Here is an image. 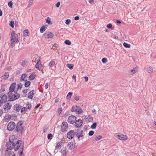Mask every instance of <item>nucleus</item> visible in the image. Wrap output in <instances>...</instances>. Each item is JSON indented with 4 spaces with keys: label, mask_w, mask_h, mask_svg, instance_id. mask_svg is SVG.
<instances>
[{
    "label": "nucleus",
    "mask_w": 156,
    "mask_h": 156,
    "mask_svg": "<svg viewBox=\"0 0 156 156\" xmlns=\"http://www.w3.org/2000/svg\"><path fill=\"white\" fill-rule=\"evenodd\" d=\"M101 138L102 136L101 135H99L95 137V140H96L98 141L101 139Z\"/></svg>",
    "instance_id": "obj_50"
},
{
    "label": "nucleus",
    "mask_w": 156,
    "mask_h": 156,
    "mask_svg": "<svg viewBox=\"0 0 156 156\" xmlns=\"http://www.w3.org/2000/svg\"><path fill=\"white\" fill-rule=\"evenodd\" d=\"M97 126V123L94 122L91 126V128L92 129H95Z\"/></svg>",
    "instance_id": "obj_41"
},
{
    "label": "nucleus",
    "mask_w": 156,
    "mask_h": 156,
    "mask_svg": "<svg viewBox=\"0 0 156 156\" xmlns=\"http://www.w3.org/2000/svg\"><path fill=\"white\" fill-rule=\"evenodd\" d=\"M21 141L20 140L17 141L16 140H14L13 141H11V142H8L7 144V149L11 150L14 148L15 151H17L21 146Z\"/></svg>",
    "instance_id": "obj_1"
},
{
    "label": "nucleus",
    "mask_w": 156,
    "mask_h": 156,
    "mask_svg": "<svg viewBox=\"0 0 156 156\" xmlns=\"http://www.w3.org/2000/svg\"><path fill=\"white\" fill-rule=\"evenodd\" d=\"M48 129L47 128H45L43 129V133H44L47 132V131Z\"/></svg>",
    "instance_id": "obj_59"
},
{
    "label": "nucleus",
    "mask_w": 156,
    "mask_h": 156,
    "mask_svg": "<svg viewBox=\"0 0 156 156\" xmlns=\"http://www.w3.org/2000/svg\"><path fill=\"white\" fill-rule=\"evenodd\" d=\"M36 76V74L34 72H33L31 74L29 77V79L30 80H32L34 79Z\"/></svg>",
    "instance_id": "obj_24"
},
{
    "label": "nucleus",
    "mask_w": 156,
    "mask_h": 156,
    "mask_svg": "<svg viewBox=\"0 0 156 156\" xmlns=\"http://www.w3.org/2000/svg\"><path fill=\"white\" fill-rule=\"evenodd\" d=\"M16 85V84L15 83H13L11 84L9 88V91L8 93H10V94L11 93L15 92V89Z\"/></svg>",
    "instance_id": "obj_12"
},
{
    "label": "nucleus",
    "mask_w": 156,
    "mask_h": 156,
    "mask_svg": "<svg viewBox=\"0 0 156 156\" xmlns=\"http://www.w3.org/2000/svg\"><path fill=\"white\" fill-rule=\"evenodd\" d=\"M28 62L27 61H23L22 62L21 64L23 66H25L27 64Z\"/></svg>",
    "instance_id": "obj_42"
},
{
    "label": "nucleus",
    "mask_w": 156,
    "mask_h": 156,
    "mask_svg": "<svg viewBox=\"0 0 156 156\" xmlns=\"http://www.w3.org/2000/svg\"><path fill=\"white\" fill-rule=\"evenodd\" d=\"M79 19V17L78 16H76L74 17V20H78Z\"/></svg>",
    "instance_id": "obj_60"
},
{
    "label": "nucleus",
    "mask_w": 156,
    "mask_h": 156,
    "mask_svg": "<svg viewBox=\"0 0 156 156\" xmlns=\"http://www.w3.org/2000/svg\"><path fill=\"white\" fill-rule=\"evenodd\" d=\"M75 100L76 101H78L79 100L80 98L78 96H76L74 98Z\"/></svg>",
    "instance_id": "obj_55"
},
{
    "label": "nucleus",
    "mask_w": 156,
    "mask_h": 156,
    "mask_svg": "<svg viewBox=\"0 0 156 156\" xmlns=\"http://www.w3.org/2000/svg\"><path fill=\"white\" fill-rule=\"evenodd\" d=\"M9 76V75L8 73H5L2 76V79H6L8 78Z\"/></svg>",
    "instance_id": "obj_31"
},
{
    "label": "nucleus",
    "mask_w": 156,
    "mask_h": 156,
    "mask_svg": "<svg viewBox=\"0 0 156 156\" xmlns=\"http://www.w3.org/2000/svg\"><path fill=\"white\" fill-rule=\"evenodd\" d=\"M23 35L24 37H28L30 34L29 31L28 30H25L23 32Z\"/></svg>",
    "instance_id": "obj_26"
},
{
    "label": "nucleus",
    "mask_w": 156,
    "mask_h": 156,
    "mask_svg": "<svg viewBox=\"0 0 156 156\" xmlns=\"http://www.w3.org/2000/svg\"><path fill=\"white\" fill-rule=\"evenodd\" d=\"M61 143L60 142H58L56 144V148L57 149H58L61 146Z\"/></svg>",
    "instance_id": "obj_40"
},
{
    "label": "nucleus",
    "mask_w": 156,
    "mask_h": 156,
    "mask_svg": "<svg viewBox=\"0 0 156 156\" xmlns=\"http://www.w3.org/2000/svg\"><path fill=\"white\" fill-rule=\"evenodd\" d=\"M83 124V121L81 119H78L75 122V125L76 128H79Z\"/></svg>",
    "instance_id": "obj_14"
},
{
    "label": "nucleus",
    "mask_w": 156,
    "mask_h": 156,
    "mask_svg": "<svg viewBox=\"0 0 156 156\" xmlns=\"http://www.w3.org/2000/svg\"><path fill=\"white\" fill-rule=\"evenodd\" d=\"M11 107L12 105L8 103L4 105V109L5 112H7L11 108Z\"/></svg>",
    "instance_id": "obj_15"
},
{
    "label": "nucleus",
    "mask_w": 156,
    "mask_h": 156,
    "mask_svg": "<svg viewBox=\"0 0 156 156\" xmlns=\"http://www.w3.org/2000/svg\"><path fill=\"white\" fill-rule=\"evenodd\" d=\"M26 108L27 110V109L30 110L31 108V104L29 103L27 104Z\"/></svg>",
    "instance_id": "obj_36"
},
{
    "label": "nucleus",
    "mask_w": 156,
    "mask_h": 156,
    "mask_svg": "<svg viewBox=\"0 0 156 156\" xmlns=\"http://www.w3.org/2000/svg\"><path fill=\"white\" fill-rule=\"evenodd\" d=\"M123 46L126 48H129L130 47V44H127L126 42L123 43Z\"/></svg>",
    "instance_id": "obj_35"
},
{
    "label": "nucleus",
    "mask_w": 156,
    "mask_h": 156,
    "mask_svg": "<svg viewBox=\"0 0 156 156\" xmlns=\"http://www.w3.org/2000/svg\"><path fill=\"white\" fill-rule=\"evenodd\" d=\"M20 39V34L19 33L15 34V31L12 30L11 34L10 46L12 48H13L15 46V43H18Z\"/></svg>",
    "instance_id": "obj_2"
},
{
    "label": "nucleus",
    "mask_w": 156,
    "mask_h": 156,
    "mask_svg": "<svg viewBox=\"0 0 156 156\" xmlns=\"http://www.w3.org/2000/svg\"><path fill=\"white\" fill-rule=\"evenodd\" d=\"M46 22L48 24L50 23H51V19L49 17H48L47 20H46Z\"/></svg>",
    "instance_id": "obj_46"
},
{
    "label": "nucleus",
    "mask_w": 156,
    "mask_h": 156,
    "mask_svg": "<svg viewBox=\"0 0 156 156\" xmlns=\"http://www.w3.org/2000/svg\"><path fill=\"white\" fill-rule=\"evenodd\" d=\"M115 136L119 140H126L128 139V136L126 135L123 134H120L118 133H117L116 134Z\"/></svg>",
    "instance_id": "obj_7"
},
{
    "label": "nucleus",
    "mask_w": 156,
    "mask_h": 156,
    "mask_svg": "<svg viewBox=\"0 0 156 156\" xmlns=\"http://www.w3.org/2000/svg\"><path fill=\"white\" fill-rule=\"evenodd\" d=\"M85 119L86 122H89L93 120V118L91 115H89L85 116Z\"/></svg>",
    "instance_id": "obj_20"
},
{
    "label": "nucleus",
    "mask_w": 156,
    "mask_h": 156,
    "mask_svg": "<svg viewBox=\"0 0 156 156\" xmlns=\"http://www.w3.org/2000/svg\"><path fill=\"white\" fill-rule=\"evenodd\" d=\"M84 78L85 79V81L86 82L88 80V77L87 76H85L84 77Z\"/></svg>",
    "instance_id": "obj_64"
},
{
    "label": "nucleus",
    "mask_w": 156,
    "mask_h": 156,
    "mask_svg": "<svg viewBox=\"0 0 156 156\" xmlns=\"http://www.w3.org/2000/svg\"><path fill=\"white\" fill-rule=\"evenodd\" d=\"M55 64V62L53 61H51L49 62V65L50 67H52Z\"/></svg>",
    "instance_id": "obj_38"
},
{
    "label": "nucleus",
    "mask_w": 156,
    "mask_h": 156,
    "mask_svg": "<svg viewBox=\"0 0 156 156\" xmlns=\"http://www.w3.org/2000/svg\"><path fill=\"white\" fill-rule=\"evenodd\" d=\"M67 66L68 68H69L70 69H73L74 65L73 64H67Z\"/></svg>",
    "instance_id": "obj_33"
},
{
    "label": "nucleus",
    "mask_w": 156,
    "mask_h": 156,
    "mask_svg": "<svg viewBox=\"0 0 156 156\" xmlns=\"http://www.w3.org/2000/svg\"><path fill=\"white\" fill-rule=\"evenodd\" d=\"M53 136L51 133L49 134L48 135L47 138L48 139L51 140Z\"/></svg>",
    "instance_id": "obj_43"
},
{
    "label": "nucleus",
    "mask_w": 156,
    "mask_h": 156,
    "mask_svg": "<svg viewBox=\"0 0 156 156\" xmlns=\"http://www.w3.org/2000/svg\"><path fill=\"white\" fill-rule=\"evenodd\" d=\"M71 111L72 112H75L78 114H80L83 112L81 108L77 105L73 106Z\"/></svg>",
    "instance_id": "obj_4"
},
{
    "label": "nucleus",
    "mask_w": 156,
    "mask_h": 156,
    "mask_svg": "<svg viewBox=\"0 0 156 156\" xmlns=\"http://www.w3.org/2000/svg\"><path fill=\"white\" fill-rule=\"evenodd\" d=\"M14 140H16L17 141V140L16 139V137L14 135H13L9 137V142H11V141H13Z\"/></svg>",
    "instance_id": "obj_27"
},
{
    "label": "nucleus",
    "mask_w": 156,
    "mask_h": 156,
    "mask_svg": "<svg viewBox=\"0 0 156 156\" xmlns=\"http://www.w3.org/2000/svg\"><path fill=\"white\" fill-rule=\"evenodd\" d=\"M47 26H43V27H41L40 30V31L41 33H43L44 31L47 28Z\"/></svg>",
    "instance_id": "obj_29"
},
{
    "label": "nucleus",
    "mask_w": 156,
    "mask_h": 156,
    "mask_svg": "<svg viewBox=\"0 0 156 156\" xmlns=\"http://www.w3.org/2000/svg\"><path fill=\"white\" fill-rule=\"evenodd\" d=\"M68 147L70 149H73L75 147V144L72 141L68 143L67 144Z\"/></svg>",
    "instance_id": "obj_18"
},
{
    "label": "nucleus",
    "mask_w": 156,
    "mask_h": 156,
    "mask_svg": "<svg viewBox=\"0 0 156 156\" xmlns=\"http://www.w3.org/2000/svg\"><path fill=\"white\" fill-rule=\"evenodd\" d=\"M72 77L74 79V82H76V75H73L72 76Z\"/></svg>",
    "instance_id": "obj_58"
},
{
    "label": "nucleus",
    "mask_w": 156,
    "mask_h": 156,
    "mask_svg": "<svg viewBox=\"0 0 156 156\" xmlns=\"http://www.w3.org/2000/svg\"><path fill=\"white\" fill-rule=\"evenodd\" d=\"M22 92L24 93H26L27 92V89H25L23 90Z\"/></svg>",
    "instance_id": "obj_62"
},
{
    "label": "nucleus",
    "mask_w": 156,
    "mask_h": 156,
    "mask_svg": "<svg viewBox=\"0 0 156 156\" xmlns=\"http://www.w3.org/2000/svg\"><path fill=\"white\" fill-rule=\"evenodd\" d=\"M62 110V108H59L58 110V113H59V114H60Z\"/></svg>",
    "instance_id": "obj_53"
},
{
    "label": "nucleus",
    "mask_w": 156,
    "mask_h": 156,
    "mask_svg": "<svg viewBox=\"0 0 156 156\" xmlns=\"http://www.w3.org/2000/svg\"><path fill=\"white\" fill-rule=\"evenodd\" d=\"M147 71L149 73H152L153 72V69L151 66H148L146 68Z\"/></svg>",
    "instance_id": "obj_22"
},
{
    "label": "nucleus",
    "mask_w": 156,
    "mask_h": 156,
    "mask_svg": "<svg viewBox=\"0 0 156 156\" xmlns=\"http://www.w3.org/2000/svg\"><path fill=\"white\" fill-rule=\"evenodd\" d=\"M13 3L12 1L9 2L8 3V6L10 8H12V7Z\"/></svg>",
    "instance_id": "obj_47"
},
{
    "label": "nucleus",
    "mask_w": 156,
    "mask_h": 156,
    "mask_svg": "<svg viewBox=\"0 0 156 156\" xmlns=\"http://www.w3.org/2000/svg\"><path fill=\"white\" fill-rule=\"evenodd\" d=\"M9 101H14L18 99L20 97V94L17 93V91L10 93H8Z\"/></svg>",
    "instance_id": "obj_3"
},
{
    "label": "nucleus",
    "mask_w": 156,
    "mask_h": 156,
    "mask_svg": "<svg viewBox=\"0 0 156 156\" xmlns=\"http://www.w3.org/2000/svg\"><path fill=\"white\" fill-rule=\"evenodd\" d=\"M23 87V84L21 83H20L17 85V90L19 89H21Z\"/></svg>",
    "instance_id": "obj_44"
},
{
    "label": "nucleus",
    "mask_w": 156,
    "mask_h": 156,
    "mask_svg": "<svg viewBox=\"0 0 156 156\" xmlns=\"http://www.w3.org/2000/svg\"><path fill=\"white\" fill-rule=\"evenodd\" d=\"M112 27V25L111 24L109 23L107 27L109 29H110Z\"/></svg>",
    "instance_id": "obj_56"
},
{
    "label": "nucleus",
    "mask_w": 156,
    "mask_h": 156,
    "mask_svg": "<svg viewBox=\"0 0 156 156\" xmlns=\"http://www.w3.org/2000/svg\"><path fill=\"white\" fill-rule=\"evenodd\" d=\"M89 2L91 4H93L94 2V1L93 0H89Z\"/></svg>",
    "instance_id": "obj_63"
},
{
    "label": "nucleus",
    "mask_w": 156,
    "mask_h": 156,
    "mask_svg": "<svg viewBox=\"0 0 156 156\" xmlns=\"http://www.w3.org/2000/svg\"><path fill=\"white\" fill-rule=\"evenodd\" d=\"M21 113L23 112H25L26 111H27V110L26 109V107H23L21 109Z\"/></svg>",
    "instance_id": "obj_48"
},
{
    "label": "nucleus",
    "mask_w": 156,
    "mask_h": 156,
    "mask_svg": "<svg viewBox=\"0 0 156 156\" xmlns=\"http://www.w3.org/2000/svg\"><path fill=\"white\" fill-rule=\"evenodd\" d=\"M48 86H49V85H48V83H47L45 84V89H48Z\"/></svg>",
    "instance_id": "obj_57"
},
{
    "label": "nucleus",
    "mask_w": 156,
    "mask_h": 156,
    "mask_svg": "<svg viewBox=\"0 0 156 156\" xmlns=\"http://www.w3.org/2000/svg\"><path fill=\"white\" fill-rule=\"evenodd\" d=\"M7 97L5 94L3 95L1 98L0 101L2 102L3 103H5L7 100Z\"/></svg>",
    "instance_id": "obj_19"
},
{
    "label": "nucleus",
    "mask_w": 156,
    "mask_h": 156,
    "mask_svg": "<svg viewBox=\"0 0 156 156\" xmlns=\"http://www.w3.org/2000/svg\"><path fill=\"white\" fill-rule=\"evenodd\" d=\"M34 90H32L28 94V98L30 99H31L33 97L34 94Z\"/></svg>",
    "instance_id": "obj_25"
},
{
    "label": "nucleus",
    "mask_w": 156,
    "mask_h": 156,
    "mask_svg": "<svg viewBox=\"0 0 156 156\" xmlns=\"http://www.w3.org/2000/svg\"><path fill=\"white\" fill-rule=\"evenodd\" d=\"M75 132L74 130H71L69 131L67 134V137L69 139H73L74 136Z\"/></svg>",
    "instance_id": "obj_11"
},
{
    "label": "nucleus",
    "mask_w": 156,
    "mask_h": 156,
    "mask_svg": "<svg viewBox=\"0 0 156 156\" xmlns=\"http://www.w3.org/2000/svg\"><path fill=\"white\" fill-rule=\"evenodd\" d=\"M35 68L40 71H42L44 67L41 64V60L38 59L37 60V63L35 65Z\"/></svg>",
    "instance_id": "obj_6"
},
{
    "label": "nucleus",
    "mask_w": 156,
    "mask_h": 156,
    "mask_svg": "<svg viewBox=\"0 0 156 156\" xmlns=\"http://www.w3.org/2000/svg\"><path fill=\"white\" fill-rule=\"evenodd\" d=\"M15 107L16 110L17 112H19L21 109V106L19 105H16Z\"/></svg>",
    "instance_id": "obj_30"
},
{
    "label": "nucleus",
    "mask_w": 156,
    "mask_h": 156,
    "mask_svg": "<svg viewBox=\"0 0 156 156\" xmlns=\"http://www.w3.org/2000/svg\"><path fill=\"white\" fill-rule=\"evenodd\" d=\"M76 135L78 138H79L80 137H83V131H80V132L76 133Z\"/></svg>",
    "instance_id": "obj_23"
},
{
    "label": "nucleus",
    "mask_w": 156,
    "mask_h": 156,
    "mask_svg": "<svg viewBox=\"0 0 156 156\" xmlns=\"http://www.w3.org/2000/svg\"><path fill=\"white\" fill-rule=\"evenodd\" d=\"M30 85V82L29 81L26 80L25 83L24 84V86L26 87H28Z\"/></svg>",
    "instance_id": "obj_28"
},
{
    "label": "nucleus",
    "mask_w": 156,
    "mask_h": 156,
    "mask_svg": "<svg viewBox=\"0 0 156 156\" xmlns=\"http://www.w3.org/2000/svg\"><path fill=\"white\" fill-rule=\"evenodd\" d=\"M46 38H52L53 37L54 34L51 32H48L44 34L43 35Z\"/></svg>",
    "instance_id": "obj_13"
},
{
    "label": "nucleus",
    "mask_w": 156,
    "mask_h": 156,
    "mask_svg": "<svg viewBox=\"0 0 156 156\" xmlns=\"http://www.w3.org/2000/svg\"><path fill=\"white\" fill-rule=\"evenodd\" d=\"M65 43L67 45H70L71 44V42L70 41L67 40L65 41Z\"/></svg>",
    "instance_id": "obj_45"
},
{
    "label": "nucleus",
    "mask_w": 156,
    "mask_h": 156,
    "mask_svg": "<svg viewBox=\"0 0 156 156\" xmlns=\"http://www.w3.org/2000/svg\"><path fill=\"white\" fill-rule=\"evenodd\" d=\"M136 71V68H133L132 70L130 72V74H133L134 73H135Z\"/></svg>",
    "instance_id": "obj_39"
},
{
    "label": "nucleus",
    "mask_w": 156,
    "mask_h": 156,
    "mask_svg": "<svg viewBox=\"0 0 156 156\" xmlns=\"http://www.w3.org/2000/svg\"><path fill=\"white\" fill-rule=\"evenodd\" d=\"M94 132L93 131H90L89 132V135L90 136H92L94 134Z\"/></svg>",
    "instance_id": "obj_54"
},
{
    "label": "nucleus",
    "mask_w": 156,
    "mask_h": 156,
    "mask_svg": "<svg viewBox=\"0 0 156 156\" xmlns=\"http://www.w3.org/2000/svg\"><path fill=\"white\" fill-rule=\"evenodd\" d=\"M12 120H16L17 118L16 115L15 114H12Z\"/></svg>",
    "instance_id": "obj_34"
},
{
    "label": "nucleus",
    "mask_w": 156,
    "mask_h": 156,
    "mask_svg": "<svg viewBox=\"0 0 156 156\" xmlns=\"http://www.w3.org/2000/svg\"><path fill=\"white\" fill-rule=\"evenodd\" d=\"M72 93L71 92H69L67 94L66 96V98L67 99H70L72 96Z\"/></svg>",
    "instance_id": "obj_32"
},
{
    "label": "nucleus",
    "mask_w": 156,
    "mask_h": 156,
    "mask_svg": "<svg viewBox=\"0 0 156 156\" xmlns=\"http://www.w3.org/2000/svg\"><path fill=\"white\" fill-rule=\"evenodd\" d=\"M61 152L62 154V156H67L68 151L66 148H62L61 151Z\"/></svg>",
    "instance_id": "obj_17"
},
{
    "label": "nucleus",
    "mask_w": 156,
    "mask_h": 156,
    "mask_svg": "<svg viewBox=\"0 0 156 156\" xmlns=\"http://www.w3.org/2000/svg\"><path fill=\"white\" fill-rule=\"evenodd\" d=\"M76 118L74 115H71L68 118V121L70 124H73L76 120Z\"/></svg>",
    "instance_id": "obj_10"
},
{
    "label": "nucleus",
    "mask_w": 156,
    "mask_h": 156,
    "mask_svg": "<svg viewBox=\"0 0 156 156\" xmlns=\"http://www.w3.org/2000/svg\"><path fill=\"white\" fill-rule=\"evenodd\" d=\"M5 118L7 120H12V115H8L5 116Z\"/></svg>",
    "instance_id": "obj_37"
},
{
    "label": "nucleus",
    "mask_w": 156,
    "mask_h": 156,
    "mask_svg": "<svg viewBox=\"0 0 156 156\" xmlns=\"http://www.w3.org/2000/svg\"><path fill=\"white\" fill-rule=\"evenodd\" d=\"M68 128V124L66 122H63L61 126V131L62 132H64L67 131V129Z\"/></svg>",
    "instance_id": "obj_9"
},
{
    "label": "nucleus",
    "mask_w": 156,
    "mask_h": 156,
    "mask_svg": "<svg viewBox=\"0 0 156 156\" xmlns=\"http://www.w3.org/2000/svg\"><path fill=\"white\" fill-rule=\"evenodd\" d=\"M107 61V59L106 58H103L102 59V62L103 63H106Z\"/></svg>",
    "instance_id": "obj_51"
},
{
    "label": "nucleus",
    "mask_w": 156,
    "mask_h": 156,
    "mask_svg": "<svg viewBox=\"0 0 156 156\" xmlns=\"http://www.w3.org/2000/svg\"><path fill=\"white\" fill-rule=\"evenodd\" d=\"M60 5V3L59 2H58L56 4V6L57 7H58Z\"/></svg>",
    "instance_id": "obj_61"
},
{
    "label": "nucleus",
    "mask_w": 156,
    "mask_h": 156,
    "mask_svg": "<svg viewBox=\"0 0 156 156\" xmlns=\"http://www.w3.org/2000/svg\"><path fill=\"white\" fill-rule=\"evenodd\" d=\"M27 77V75L26 73H23L22 74L20 77V81H25L26 80V79Z\"/></svg>",
    "instance_id": "obj_21"
},
{
    "label": "nucleus",
    "mask_w": 156,
    "mask_h": 156,
    "mask_svg": "<svg viewBox=\"0 0 156 156\" xmlns=\"http://www.w3.org/2000/svg\"><path fill=\"white\" fill-rule=\"evenodd\" d=\"M14 23L13 21H11L9 23V25L12 28H14Z\"/></svg>",
    "instance_id": "obj_52"
},
{
    "label": "nucleus",
    "mask_w": 156,
    "mask_h": 156,
    "mask_svg": "<svg viewBox=\"0 0 156 156\" xmlns=\"http://www.w3.org/2000/svg\"><path fill=\"white\" fill-rule=\"evenodd\" d=\"M22 121H19L17 124L16 130L17 132H22L23 129Z\"/></svg>",
    "instance_id": "obj_5"
},
{
    "label": "nucleus",
    "mask_w": 156,
    "mask_h": 156,
    "mask_svg": "<svg viewBox=\"0 0 156 156\" xmlns=\"http://www.w3.org/2000/svg\"><path fill=\"white\" fill-rule=\"evenodd\" d=\"M15 127L16 124L14 122H10L7 125V129L9 131H12L15 129Z\"/></svg>",
    "instance_id": "obj_8"
},
{
    "label": "nucleus",
    "mask_w": 156,
    "mask_h": 156,
    "mask_svg": "<svg viewBox=\"0 0 156 156\" xmlns=\"http://www.w3.org/2000/svg\"><path fill=\"white\" fill-rule=\"evenodd\" d=\"M71 20L69 19L66 20V23L67 25H69V23H71Z\"/></svg>",
    "instance_id": "obj_49"
},
{
    "label": "nucleus",
    "mask_w": 156,
    "mask_h": 156,
    "mask_svg": "<svg viewBox=\"0 0 156 156\" xmlns=\"http://www.w3.org/2000/svg\"><path fill=\"white\" fill-rule=\"evenodd\" d=\"M5 155L6 156H16L14 153L11 151L10 150H6L5 152Z\"/></svg>",
    "instance_id": "obj_16"
}]
</instances>
